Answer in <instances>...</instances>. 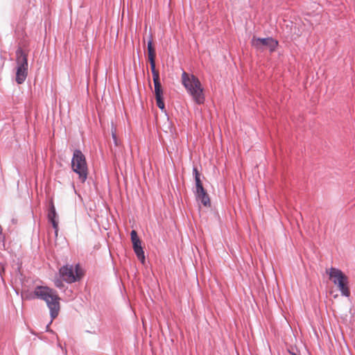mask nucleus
Instances as JSON below:
<instances>
[{"instance_id": "obj_9", "label": "nucleus", "mask_w": 355, "mask_h": 355, "mask_svg": "<svg viewBox=\"0 0 355 355\" xmlns=\"http://www.w3.org/2000/svg\"><path fill=\"white\" fill-rule=\"evenodd\" d=\"M155 86V95L157 105L161 110L164 109V103L162 98L163 91L162 89L161 83L154 84Z\"/></svg>"}, {"instance_id": "obj_22", "label": "nucleus", "mask_w": 355, "mask_h": 355, "mask_svg": "<svg viewBox=\"0 0 355 355\" xmlns=\"http://www.w3.org/2000/svg\"><path fill=\"white\" fill-rule=\"evenodd\" d=\"M4 272V268L3 266H2L1 268V274L2 275V273Z\"/></svg>"}, {"instance_id": "obj_19", "label": "nucleus", "mask_w": 355, "mask_h": 355, "mask_svg": "<svg viewBox=\"0 0 355 355\" xmlns=\"http://www.w3.org/2000/svg\"><path fill=\"white\" fill-rule=\"evenodd\" d=\"M112 138H113L115 145L118 146L119 142H118V140L116 138V132H115V130H114L113 129L112 130Z\"/></svg>"}, {"instance_id": "obj_2", "label": "nucleus", "mask_w": 355, "mask_h": 355, "mask_svg": "<svg viewBox=\"0 0 355 355\" xmlns=\"http://www.w3.org/2000/svg\"><path fill=\"white\" fill-rule=\"evenodd\" d=\"M73 171L78 175L81 182H85L87 178L88 168L85 155L80 150H75L71 159Z\"/></svg>"}, {"instance_id": "obj_14", "label": "nucleus", "mask_w": 355, "mask_h": 355, "mask_svg": "<svg viewBox=\"0 0 355 355\" xmlns=\"http://www.w3.org/2000/svg\"><path fill=\"white\" fill-rule=\"evenodd\" d=\"M55 215H56V213H55V208L53 206H52L51 207V211L50 213L49 214V219L51 220V221L53 223V226L54 228H57L58 227V223L55 220Z\"/></svg>"}, {"instance_id": "obj_20", "label": "nucleus", "mask_w": 355, "mask_h": 355, "mask_svg": "<svg viewBox=\"0 0 355 355\" xmlns=\"http://www.w3.org/2000/svg\"><path fill=\"white\" fill-rule=\"evenodd\" d=\"M193 174H194V176H195V178L196 177H200V173L198 172L197 168L194 167L193 169Z\"/></svg>"}, {"instance_id": "obj_17", "label": "nucleus", "mask_w": 355, "mask_h": 355, "mask_svg": "<svg viewBox=\"0 0 355 355\" xmlns=\"http://www.w3.org/2000/svg\"><path fill=\"white\" fill-rule=\"evenodd\" d=\"M153 73V79L154 84L160 83L159 71H155L154 73Z\"/></svg>"}, {"instance_id": "obj_15", "label": "nucleus", "mask_w": 355, "mask_h": 355, "mask_svg": "<svg viewBox=\"0 0 355 355\" xmlns=\"http://www.w3.org/2000/svg\"><path fill=\"white\" fill-rule=\"evenodd\" d=\"M130 236H131V241H132V243H136V242H139V241H141L137 235V233L135 230H132L131 231V233H130Z\"/></svg>"}, {"instance_id": "obj_11", "label": "nucleus", "mask_w": 355, "mask_h": 355, "mask_svg": "<svg viewBox=\"0 0 355 355\" xmlns=\"http://www.w3.org/2000/svg\"><path fill=\"white\" fill-rule=\"evenodd\" d=\"M132 247L137 258L144 263L145 261V255L141 247V241L132 243Z\"/></svg>"}, {"instance_id": "obj_1", "label": "nucleus", "mask_w": 355, "mask_h": 355, "mask_svg": "<svg viewBox=\"0 0 355 355\" xmlns=\"http://www.w3.org/2000/svg\"><path fill=\"white\" fill-rule=\"evenodd\" d=\"M182 83L193 100L198 104H203L205 100L204 89L199 79L193 74L185 71L182 73Z\"/></svg>"}, {"instance_id": "obj_13", "label": "nucleus", "mask_w": 355, "mask_h": 355, "mask_svg": "<svg viewBox=\"0 0 355 355\" xmlns=\"http://www.w3.org/2000/svg\"><path fill=\"white\" fill-rule=\"evenodd\" d=\"M155 49L153 44V40L150 38L148 42V57L149 60H155Z\"/></svg>"}, {"instance_id": "obj_8", "label": "nucleus", "mask_w": 355, "mask_h": 355, "mask_svg": "<svg viewBox=\"0 0 355 355\" xmlns=\"http://www.w3.org/2000/svg\"><path fill=\"white\" fill-rule=\"evenodd\" d=\"M327 273L329 275V278L332 279L333 282L337 285L338 282L347 280V277L339 269L335 268H331Z\"/></svg>"}, {"instance_id": "obj_4", "label": "nucleus", "mask_w": 355, "mask_h": 355, "mask_svg": "<svg viewBox=\"0 0 355 355\" xmlns=\"http://www.w3.org/2000/svg\"><path fill=\"white\" fill-rule=\"evenodd\" d=\"M60 274L63 280L67 283L78 281L83 275L79 265L62 266L60 269Z\"/></svg>"}, {"instance_id": "obj_12", "label": "nucleus", "mask_w": 355, "mask_h": 355, "mask_svg": "<svg viewBox=\"0 0 355 355\" xmlns=\"http://www.w3.org/2000/svg\"><path fill=\"white\" fill-rule=\"evenodd\" d=\"M347 284L348 279L347 281L338 282V284H337V286L340 291L341 292L342 295L346 297H349L350 295V291Z\"/></svg>"}, {"instance_id": "obj_6", "label": "nucleus", "mask_w": 355, "mask_h": 355, "mask_svg": "<svg viewBox=\"0 0 355 355\" xmlns=\"http://www.w3.org/2000/svg\"><path fill=\"white\" fill-rule=\"evenodd\" d=\"M33 295L37 298L41 299L44 301H48L49 298L52 300H56L57 298V292L52 288H50L47 286H37L34 291Z\"/></svg>"}, {"instance_id": "obj_3", "label": "nucleus", "mask_w": 355, "mask_h": 355, "mask_svg": "<svg viewBox=\"0 0 355 355\" xmlns=\"http://www.w3.org/2000/svg\"><path fill=\"white\" fill-rule=\"evenodd\" d=\"M16 77L15 80L18 84H22L28 76V54L21 48L16 51Z\"/></svg>"}, {"instance_id": "obj_16", "label": "nucleus", "mask_w": 355, "mask_h": 355, "mask_svg": "<svg viewBox=\"0 0 355 355\" xmlns=\"http://www.w3.org/2000/svg\"><path fill=\"white\" fill-rule=\"evenodd\" d=\"M195 181H196V191L198 189H200V191H202V189H204V187H203L202 182L200 180V177H196L195 178Z\"/></svg>"}, {"instance_id": "obj_21", "label": "nucleus", "mask_w": 355, "mask_h": 355, "mask_svg": "<svg viewBox=\"0 0 355 355\" xmlns=\"http://www.w3.org/2000/svg\"><path fill=\"white\" fill-rule=\"evenodd\" d=\"M55 286H56L57 287H60V286H61V285H62V282H61V281L58 280V281H56V282H55Z\"/></svg>"}, {"instance_id": "obj_5", "label": "nucleus", "mask_w": 355, "mask_h": 355, "mask_svg": "<svg viewBox=\"0 0 355 355\" xmlns=\"http://www.w3.org/2000/svg\"><path fill=\"white\" fill-rule=\"evenodd\" d=\"M251 45L257 51H263L268 49L272 52L277 48L278 42L272 37L259 38L253 36L251 40Z\"/></svg>"}, {"instance_id": "obj_23", "label": "nucleus", "mask_w": 355, "mask_h": 355, "mask_svg": "<svg viewBox=\"0 0 355 355\" xmlns=\"http://www.w3.org/2000/svg\"><path fill=\"white\" fill-rule=\"evenodd\" d=\"M2 232V229H1V226L0 225V234H1Z\"/></svg>"}, {"instance_id": "obj_10", "label": "nucleus", "mask_w": 355, "mask_h": 355, "mask_svg": "<svg viewBox=\"0 0 355 355\" xmlns=\"http://www.w3.org/2000/svg\"><path fill=\"white\" fill-rule=\"evenodd\" d=\"M196 196L197 199L200 200L203 205L205 207L210 206V199L205 189H202V191H200V189L197 190Z\"/></svg>"}, {"instance_id": "obj_7", "label": "nucleus", "mask_w": 355, "mask_h": 355, "mask_svg": "<svg viewBox=\"0 0 355 355\" xmlns=\"http://www.w3.org/2000/svg\"><path fill=\"white\" fill-rule=\"evenodd\" d=\"M60 298L58 296V295H57L56 300H51V298H49L48 301H45L47 304L48 308L50 310V314H51V317L52 319L55 318L59 314L60 309Z\"/></svg>"}, {"instance_id": "obj_18", "label": "nucleus", "mask_w": 355, "mask_h": 355, "mask_svg": "<svg viewBox=\"0 0 355 355\" xmlns=\"http://www.w3.org/2000/svg\"><path fill=\"white\" fill-rule=\"evenodd\" d=\"M149 62L150 64V69L152 73H154L155 71H158L155 67V60H149Z\"/></svg>"}]
</instances>
